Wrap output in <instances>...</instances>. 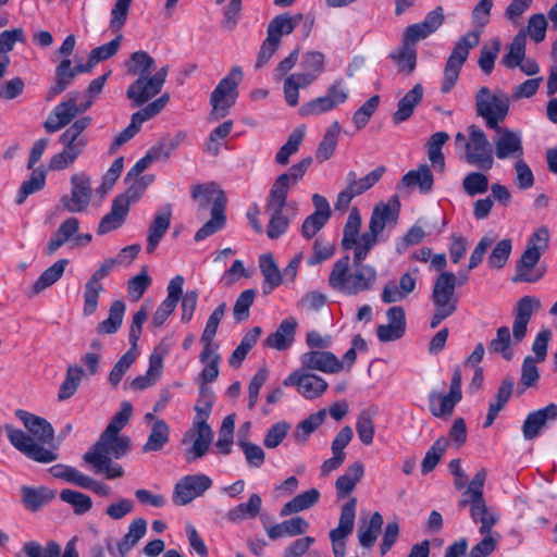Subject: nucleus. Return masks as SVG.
Listing matches in <instances>:
<instances>
[{
	"label": "nucleus",
	"instance_id": "f257e3e1",
	"mask_svg": "<svg viewBox=\"0 0 557 557\" xmlns=\"http://www.w3.org/2000/svg\"><path fill=\"white\" fill-rule=\"evenodd\" d=\"M15 416L30 435L7 424L5 432L11 445L34 461L49 463L57 460L58 454L44 447L45 444H50L53 441L52 425L46 419L25 410H16Z\"/></svg>",
	"mask_w": 557,
	"mask_h": 557
},
{
	"label": "nucleus",
	"instance_id": "f03ea898",
	"mask_svg": "<svg viewBox=\"0 0 557 557\" xmlns=\"http://www.w3.org/2000/svg\"><path fill=\"white\" fill-rule=\"evenodd\" d=\"M370 250L359 247L354 251L350 264L349 256L338 259L329 275V285L332 289L355 296L373 289L377 281V272L374 267L366 264Z\"/></svg>",
	"mask_w": 557,
	"mask_h": 557
},
{
	"label": "nucleus",
	"instance_id": "7ed1b4c3",
	"mask_svg": "<svg viewBox=\"0 0 557 557\" xmlns=\"http://www.w3.org/2000/svg\"><path fill=\"white\" fill-rule=\"evenodd\" d=\"M154 59L146 51H135L125 61L128 75L137 78L127 87L126 98L132 107H141L154 98L163 88L169 74V65H163L154 72Z\"/></svg>",
	"mask_w": 557,
	"mask_h": 557
},
{
	"label": "nucleus",
	"instance_id": "20e7f679",
	"mask_svg": "<svg viewBox=\"0 0 557 557\" xmlns=\"http://www.w3.org/2000/svg\"><path fill=\"white\" fill-rule=\"evenodd\" d=\"M492 8L493 0H480L473 8L472 20L475 28L466 33L456 41L444 66L442 92H449L456 85L471 49L480 44L481 33L490 22Z\"/></svg>",
	"mask_w": 557,
	"mask_h": 557
},
{
	"label": "nucleus",
	"instance_id": "39448f33",
	"mask_svg": "<svg viewBox=\"0 0 557 557\" xmlns=\"http://www.w3.org/2000/svg\"><path fill=\"white\" fill-rule=\"evenodd\" d=\"M110 74L111 72L104 73L90 82L85 100H82V95L78 91L69 92L49 113L44 123L46 132L50 134L55 133L86 112L92 106L98 95L101 94Z\"/></svg>",
	"mask_w": 557,
	"mask_h": 557
},
{
	"label": "nucleus",
	"instance_id": "423d86ee",
	"mask_svg": "<svg viewBox=\"0 0 557 557\" xmlns=\"http://www.w3.org/2000/svg\"><path fill=\"white\" fill-rule=\"evenodd\" d=\"M129 448L131 438L128 436L117 434L106 438L104 432H102L92 449L84 455V460L94 468L95 473L103 474L107 479L112 480L124 474L123 468L112 459L126 456Z\"/></svg>",
	"mask_w": 557,
	"mask_h": 557
},
{
	"label": "nucleus",
	"instance_id": "0eeeda50",
	"mask_svg": "<svg viewBox=\"0 0 557 557\" xmlns=\"http://www.w3.org/2000/svg\"><path fill=\"white\" fill-rule=\"evenodd\" d=\"M549 244V232L547 227L537 228L528 239L527 247L517 261L513 282L535 283L545 274V268L537 267V263L547 250Z\"/></svg>",
	"mask_w": 557,
	"mask_h": 557
},
{
	"label": "nucleus",
	"instance_id": "6e6552de",
	"mask_svg": "<svg viewBox=\"0 0 557 557\" xmlns=\"http://www.w3.org/2000/svg\"><path fill=\"white\" fill-rule=\"evenodd\" d=\"M91 123L92 119L90 116H81L60 135L59 141L63 145V150L51 157L49 161L50 170L61 171L75 162L88 145V138L84 135V131Z\"/></svg>",
	"mask_w": 557,
	"mask_h": 557
},
{
	"label": "nucleus",
	"instance_id": "1a4fd4ad",
	"mask_svg": "<svg viewBox=\"0 0 557 557\" xmlns=\"http://www.w3.org/2000/svg\"><path fill=\"white\" fill-rule=\"evenodd\" d=\"M485 480L486 471L481 469L475 473L459 500V507H469L473 522L481 523L479 529L481 534L491 532L498 520V513L487 508L483 497Z\"/></svg>",
	"mask_w": 557,
	"mask_h": 557
},
{
	"label": "nucleus",
	"instance_id": "9d476101",
	"mask_svg": "<svg viewBox=\"0 0 557 557\" xmlns=\"http://www.w3.org/2000/svg\"><path fill=\"white\" fill-rule=\"evenodd\" d=\"M300 67L302 72L293 73L284 81V98L290 107L299 103V89L313 84L324 72L325 55L320 51H307L302 54Z\"/></svg>",
	"mask_w": 557,
	"mask_h": 557
},
{
	"label": "nucleus",
	"instance_id": "9b49d317",
	"mask_svg": "<svg viewBox=\"0 0 557 557\" xmlns=\"http://www.w3.org/2000/svg\"><path fill=\"white\" fill-rule=\"evenodd\" d=\"M399 207L397 197H393L389 202H379L374 206L369 230L362 234L361 247L371 250L377 243L388 239L389 233L397 226Z\"/></svg>",
	"mask_w": 557,
	"mask_h": 557
},
{
	"label": "nucleus",
	"instance_id": "f8f14e48",
	"mask_svg": "<svg viewBox=\"0 0 557 557\" xmlns=\"http://www.w3.org/2000/svg\"><path fill=\"white\" fill-rule=\"evenodd\" d=\"M455 277L449 271H442L434 281L431 300L434 313L430 320L431 329L437 327L442 321L451 317L458 308V296L454 294Z\"/></svg>",
	"mask_w": 557,
	"mask_h": 557
},
{
	"label": "nucleus",
	"instance_id": "ddd939ff",
	"mask_svg": "<svg viewBox=\"0 0 557 557\" xmlns=\"http://www.w3.org/2000/svg\"><path fill=\"white\" fill-rule=\"evenodd\" d=\"M510 107L509 97L497 90L492 92L488 87H481L475 95V112L482 117L487 128L499 126L508 115Z\"/></svg>",
	"mask_w": 557,
	"mask_h": 557
},
{
	"label": "nucleus",
	"instance_id": "4468645a",
	"mask_svg": "<svg viewBox=\"0 0 557 557\" xmlns=\"http://www.w3.org/2000/svg\"><path fill=\"white\" fill-rule=\"evenodd\" d=\"M242 79V67L233 66L230 73L219 82L210 96L211 117L213 120L223 119L228 114L238 96L237 87Z\"/></svg>",
	"mask_w": 557,
	"mask_h": 557
},
{
	"label": "nucleus",
	"instance_id": "2eb2a0df",
	"mask_svg": "<svg viewBox=\"0 0 557 557\" xmlns=\"http://www.w3.org/2000/svg\"><path fill=\"white\" fill-rule=\"evenodd\" d=\"M465 159L467 163L483 171L494 165L493 146L482 128L472 124L467 128Z\"/></svg>",
	"mask_w": 557,
	"mask_h": 557
},
{
	"label": "nucleus",
	"instance_id": "dca6fc26",
	"mask_svg": "<svg viewBox=\"0 0 557 557\" xmlns=\"http://www.w3.org/2000/svg\"><path fill=\"white\" fill-rule=\"evenodd\" d=\"M92 197L90 176L86 173H75L71 176V193L63 195L60 205L70 213L85 211Z\"/></svg>",
	"mask_w": 557,
	"mask_h": 557
},
{
	"label": "nucleus",
	"instance_id": "f3484780",
	"mask_svg": "<svg viewBox=\"0 0 557 557\" xmlns=\"http://www.w3.org/2000/svg\"><path fill=\"white\" fill-rule=\"evenodd\" d=\"M286 387H295L305 399L313 400L321 397L327 389V382L304 368L296 369L283 380Z\"/></svg>",
	"mask_w": 557,
	"mask_h": 557
},
{
	"label": "nucleus",
	"instance_id": "a211bd4d",
	"mask_svg": "<svg viewBox=\"0 0 557 557\" xmlns=\"http://www.w3.org/2000/svg\"><path fill=\"white\" fill-rule=\"evenodd\" d=\"M496 135L493 138V154L498 160H519L523 158L524 149L521 131L502 127L492 128Z\"/></svg>",
	"mask_w": 557,
	"mask_h": 557
},
{
	"label": "nucleus",
	"instance_id": "6ab92c4d",
	"mask_svg": "<svg viewBox=\"0 0 557 557\" xmlns=\"http://www.w3.org/2000/svg\"><path fill=\"white\" fill-rule=\"evenodd\" d=\"M212 486V480L202 473L181 478L173 490L172 502L176 506H185L202 496Z\"/></svg>",
	"mask_w": 557,
	"mask_h": 557
},
{
	"label": "nucleus",
	"instance_id": "aec40b11",
	"mask_svg": "<svg viewBox=\"0 0 557 557\" xmlns=\"http://www.w3.org/2000/svg\"><path fill=\"white\" fill-rule=\"evenodd\" d=\"M557 420V405L548 404L546 407L531 411L523 421L521 431L524 440L532 441L539 437L549 423Z\"/></svg>",
	"mask_w": 557,
	"mask_h": 557
},
{
	"label": "nucleus",
	"instance_id": "412c9836",
	"mask_svg": "<svg viewBox=\"0 0 557 557\" xmlns=\"http://www.w3.org/2000/svg\"><path fill=\"white\" fill-rule=\"evenodd\" d=\"M301 368L327 374L342 372L339 359L329 350H309L299 357Z\"/></svg>",
	"mask_w": 557,
	"mask_h": 557
},
{
	"label": "nucleus",
	"instance_id": "4be33fe9",
	"mask_svg": "<svg viewBox=\"0 0 557 557\" xmlns=\"http://www.w3.org/2000/svg\"><path fill=\"white\" fill-rule=\"evenodd\" d=\"M286 205V198L269 194L265 211L270 213V221L268 225V236L271 239L278 238L288 228L289 220L283 214V209Z\"/></svg>",
	"mask_w": 557,
	"mask_h": 557
},
{
	"label": "nucleus",
	"instance_id": "5701e85b",
	"mask_svg": "<svg viewBox=\"0 0 557 557\" xmlns=\"http://www.w3.org/2000/svg\"><path fill=\"white\" fill-rule=\"evenodd\" d=\"M541 307V301L531 296H523L519 299L515 309L512 324L513 342L521 343L527 335L528 324L534 310Z\"/></svg>",
	"mask_w": 557,
	"mask_h": 557
},
{
	"label": "nucleus",
	"instance_id": "b1692460",
	"mask_svg": "<svg viewBox=\"0 0 557 557\" xmlns=\"http://www.w3.org/2000/svg\"><path fill=\"white\" fill-rule=\"evenodd\" d=\"M418 269L414 268L411 272H405L399 283L388 281L383 287L381 299L384 304H393L404 300L409 294L416 289Z\"/></svg>",
	"mask_w": 557,
	"mask_h": 557
},
{
	"label": "nucleus",
	"instance_id": "393cba45",
	"mask_svg": "<svg viewBox=\"0 0 557 557\" xmlns=\"http://www.w3.org/2000/svg\"><path fill=\"white\" fill-rule=\"evenodd\" d=\"M387 324L377 326L376 334L381 342L387 343L397 341L405 334L406 331V317L403 307H391L387 312Z\"/></svg>",
	"mask_w": 557,
	"mask_h": 557
},
{
	"label": "nucleus",
	"instance_id": "a878e982",
	"mask_svg": "<svg viewBox=\"0 0 557 557\" xmlns=\"http://www.w3.org/2000/svg\"><path fill=\"white\" fill-rule=\"evenodd\" d=\"M195 437L191 447L186 451V460L193 462L203 457L212 442L213 432L210 425L193 426L184 434L183 443Z\"/></svg>",
	"mask_w": 557,
	"mask_h": 557
},
{
	"label": "nucleus",
	"instance_id": "bb28decb",
	"mask_svg": "<svg viewBox=\"0 0 557 557\" xmlns=\"http://www.w3.org/2000/svg\"><path fill=\"white\" fill-rule=\"evenodd\" d=\"M172 210L171 206L166 205L156 213L151 223L148 226L147 247L148 253H153L161 239L168 232L171 225Z\"/></svg>",
	"mask_w": 557,
	"mask_h": 557
},
{
	"label": "nucleus",
	"instance_id": "cd10ccee",
	"mask_svg": "<svg viewBox=\"0 0 557 557\" xmlns=\"http://www.w3.org/2000/svg\"><path fill=\"white\" fill-rule=\"evenodd\" d=\"M312 163V158L307 157L300 162L292 165L288 172L281 174L273 183L270 193L287 198L288 189L297 184L305 175Z\"/></svg>",
	"mask_w": 557,
	"mask_h": 557
},
{
	"label": "nucleus",
	"instance_id": "c85d7f7f",
	"mask_svg": "<svg viewBox=\"0 0 557 557\" xmlns=\"http://www.w3.org/2000/svg\"><path fill=\"white\" fill-rule=\"evenodd\" d=\"M297 321L294 318L283 320L276 331L271 333L264 341V346L276 350H285L295 341Z\"/></svg>",
	"mask_w": 557,
	"mask_h": 557
},
{
	"label": "nucleus",
	"instance_id": "c756f323",
	"mask_svg": "<svg viewBox=\"0 0 557 557\" xmlns=\"http://www.w3.org/2000/svg\"><path fill=\"white\" fill-rule=\"evenodd\" d=\"M127 202L124 199L113 198L110 211L100 220L97 233L104 235L111 231L120 228L128 214Z\"/></svg>",
	"mask_w": 557,
	"mask_h": 557
},
{
	"label": "nucleus",
	"instance_id": "7c9ffc66",
	"mask_svg": "<svg viewBox=\"0 0 557 557\" xmlns=\"http://www.w3.org/2000/svg\"><path fill=\"white\" fill-rule=\"evenodd\" d=\"M423 87L416 84L406 95L399 99L397 110L393 113L392 120L394 124L407 121L413 113L414 108L422 101Z\"/></svg>",
	"mask_w": 557,
	"mask_h": 557
},
{
	"label": "nucleus",
	"instance_id": "2f4dec72",
	"mask_svg": "<svg viewBox=\"0 0 557 557\" xmlns=\"http://www.w3.org/2000/svg\"><path fill=\"white\" fill-rule=\"evenodd\" d=\"M79 228V220L75 216L67 218L64 220L58 230L54 232L52 237L50 238L47 248L46 255L52 256L54 255L66 242L72 240L75 237L77 231Z\"/></svg>",
	"mask_w": 557,
	"mask_h": 557
},
{
	"label": "nucleus",
	"instance_id": "473e14b6",
	"mask_svg": "<svg viewBox=\"0 0 557 557\" xmlns=\"http://www.w3.org/2000/svg\"><path fill=\"white\" fill-rule=\"evenodd\" d=\"M309 529V523L302 517H294L284 520L281 523L270 525L265 529L267 535L271 540H277L285 536H297L305 534Z\"/></svg>",
	"mask_w": 557,
	"mask_h": 557
},
{
	"label": "nucleus",
	"instance_id": "72a5a7b5",
	"mask_svg": "<svg viewBox=\"0 0 557 557\" xmlns=\"http://www.w3.org/2000/svg\"><path fill=\"white\" fill-rule=\"evenodd\" d=\"M364 474V467L361 461H356L348 466L345 472L339 475L335 482L337 498L342 499L348 496L356 487Z\"/></svg>",
	"mask_w": 557,
	"mask_h": 557
},
{
	"label": "nucleus",
	"instance_id": "f704fd0d",
	"mask_svg": "<svg viewBox=\"0 0 557 557\" xmlns=\"http://www.w3.org/2000/svg\"><path fill=\"white\" fill-rule=\"evenodd\" d=\"M360 227V212L357 208H352L343 231L342 246L344 249H354V251H358V248L362 245V235H359Z\"/></svg>",
	"mask_w": 557,
	"mask_h": 557
},
{
	"label": "nucleus",
	"instance_id": "c9c22d12",
	"mask_svg": "<svg viewBox=\"0 0 557 557\" xmlns=\"http://www.w3.org/2000/svg\"><path fill=\"white\" fill-rule=\"evenodd\" d=\"M67 264V259H60L47 268L32 285L28 297H34L57 283L62 277Z\"/></svg>",
	"mask_w": 557,
	"mask_h": 557
},
{
	"label": "nucleus",
	"instance_id": "e433bc0d",
	"mask_svg": "<svg viewBox=\"0 0 557 557\" xmlns=\"http://www.w3.org/2000/svg\"><path fill=\"white\" fill-rule=\"evenodd\" d=\"M513 385L515 383L512 379L506 377L503 380L502 384L497 389L495 398L491 400L488 405L486 419L483 424L484 428H490L494 423L498 413L505 408L506 404L508 403L512 395Z\"/></svg>",
	"mask_w": 557,
	"mask_h": 557
},
{
	"label": "nucleus",
	"instance_id": "4c0bfd02",
	"mask_svg": "<svg viewBox=\"0 0 557 557\" xmlns=\"http://www.w3.org/2000/svg\"><path fill=\"white\" fill-rule=\"evenodd\" d=\"M433 184V173L428 164H421L418 169L408 171L400 180V185L404 187H418L423 194L430 193Z\"/></svg>",
	"mask_w": 557,
	"mask_h": 557
},
{
	"label": "nucleus",
	"instance_id": "58836bf2",
	"mask_svg": "<svg viewBox=\"0 0 557 557\" xmlns=\"http://www.w3.org/2000/svg\"><path fill=\"white\" fill-rule=\"evenodd\" d=\"M429 409L431 413L436 418H449L456 405L461 398L454 396L453 394H441L436 391L430 392L429 396Z\"/></svg>",
	"mask_w": 557,
	"mask_h": 557
},
{
	"label": "nucleus",
	"instance_id": "ea45409f",
	"mask_svg": "<svg viewBox=\"0 0 557 557\" xmlns=\"http://www.w3.org/2000/svg\"><path fill=\"white\" fill-rule=\"evenodd\" d=\"M302 20V14L289 15L283 13L276 15L268 25L267 35L276 42L281 44L283 35H289Z\"/></svg>",
	"mask_w": 557,
	"mask_h": 557
},
{
	"label": "nucleus",
	"instance_id": "a19ab883",
	"mask_svg": "<svg viewBox=\"0 0 557 557\" xmlns=\"http://www.w3.org/2000/svg\"><path fill=\"white\" fill-rule=\"evenodd\" d=\"M321 497V493L318 488H309L288 500L281 509L280 515L282 517L297 513L313 507Z\"/></svg>",
	"mask_w": 557,
	"mask_h": 557
},
{
	"label": "nucleus",
	"instance_id": "79ce46f5",
	"mask_svg": "<svg viewBox=\"0 0 557 557\" xmlns=\"http://www.w3.org/2000/svg\"><path fill=\"white\" fill-rule=\"evenodd\" d=\"M163 369V356L158 352H152L149 358V367L144 375H139L135 377L131 382V387L133 389H145L153 384L160 379Z\"/></svg>",
	"mask_w": 557,
	"mask_h": 557
},
{
	"label": "nucleus",
	"instance_id": "37998d69",
	"mask_svg": "<svg viewBox=\"0 0 557 557\" xmlns=\"http://www.w3.org/2000/svg\"><path fill=\"white\" fill-rule=\"evenodd\" d=\"M226 216L223 210V198L220 196L211 208V219L205 223L195 234V240L201 242L215 234L225 225Z\"/></svg>",
	"mask_w": 557,
	"mask_h": 557
},
{
	"label": "nucleus",
	"instance_id": "c03bdc74",
	"mask_svg": "<svg viewBox=\"0 0 557 557\" xmlns=\"http://www.w3.org/2000/svg\"><path fill=\"white\" fill-rule=\"evenodd\" d=\"M346 181L347 186L337 195L335 202L336 210H346L355 197L368 190L362 183V178H358L355 171L347 173Z\"/></svg>",
	"mask_w": 557,
	"mask_h": 557
},
{
	"label": "nucleus",
	"instance_id": "a18cd8bd",
	"mask_svg": "<svg viewBox=\"0 0 557 557\" xmlns=\"http://www.w3.org/2000/svg\"><path fill=\"white\" fill-rule=\"evenodd\" d=\"M326 410L321 409L301 420L295 428L292 437L298 445H305L310 435L324 422Z\"/></svg>",
	"mask_w": 557,
	"mask_h": 557
},
{
	"label": "nucleus",
	"instance_id": "49530a36",
	"mask_svg": "<svg viewBox=\"0 0 557 557\" xmlns=\"http://www.w3.org/2000/svg\"><path fill=\"white\" fill-rule=\"evenodd\" d=\"M383 525V517L380 512L372 513L370 519L361 521L358 529V540L362 547L370 548L374 545Z\"/></svg>",
	"mask_w": 557,
	"mask_h": 557
},
{
	"label": "nucleus",
	"instance_id": "de8ad7c7",
	"mask_svg": "<svg viewBox=\"0 0 557 557\" xmlns=\"http://www.w3.org/2000/svg\"><path fill=\"white\" fill-rule=\"evenodd\" d=\"M75 75L72 72V61L64 59L55 69V82L49 88L46 99L53 100L58 95L63 92L74 81Z\"/></svg>",
	"mask_w": 557,
	"mask_h": 557
},
{
	"label": "nucleus",
	"instance_id": "09e8293b",
	"mask_svg": "<svg viewBox=\"0 0 557 557\" xmlns=\"http://www.w3.org/2000/svg\"><path fill=\"white\" fill-rule=\"evenodd\" d=\"M261 505V497L258 494H251L247 503H242L230 509L226 513V519L233 523L253 519L260 513Z\"/></svg>",
	"mask_w": 557,
	"mask_h": 557
},
{
	"label": "nucleus",
	"instance_id": "8fccbe9b",
	"mask_svg": "<svg viewBox=\"0 0 557 557\" xmlns=\"http://www.w3.org/2000/svg\"><path fill=\"white\" fill-rule=\"evenodd\" d=\"M170 440V426L163 419L156 420L150 429L143 453L159 451Z\"/></svg>",
	"mask_w": 557,
	"mask_h": 557
},
{
	"label": "nucleus",
	"instance_id": "3c124183",
	"mask_svg": "<svg viewBox=\"0 0 557 557\" xmlns=\"http://www.w3.org/2000/svg\"><path fill=\"white\" fill-rule=\"evenodd\" d=\"M519 343L513 342L508 326H500L496 330V336L488 343L491 354H500L504 359L511 360L513 357L512 346Z\"/></svg>",
	"mask_w": 557,
	"mask_h": 557
},
{
	"label": "nucleus",
	"instance_id": "603ef678",
	"mask_svg": "<svg viewBox=\"0 0 557 557\" xmlns=\"http://www.w3.org/2000/svg\"><path fill=\"white\" fill-rule=\"evenodd\" d=\"M259 267L264 276L262 290L268 295L282 283V274L271 255L261 256Z\"/></svg>",
	"mask_w": 557,
	"mask_h": 557
},
{
	"label": "nucleus",
	"instance_id": "864d4df0",
	"mask_svg": "<svg viewBox=\"0 0 557 557\" xmlns=\"http://www.w3.org/2000/svg\"><path fill=\"white\" fill-rule=\"evenodd\" d=\"M21 493L23 504L33 511L38 510L54 497V493L45 486L29 487L24 485L21 487Z\"/></svg>",
	"mask_w": 557,
	"mask_h": 557
},
{
	"label": "nucleus",
	"instance_id": "5fc2aeb1",
	"mask_svg": "<svg viewBox=\"0 0 557 557\" xmlns=\"http://www.w3.org/2000/svg\"><path fill=\"white\" fill-rule=\"evenodd\" d=\"M339 133L341 125L338 121H334L326 129L321 143L317 148L315 159L320 163L329 160L333 156L337 146Z\"/></svg>",
	"mask_w": 557,
	"mask_h": 557
},
{
	"label": "nucleus",
	"instance_id": "6e6d98bb",
	"mask_svg": "<svg viewBox=\"0 0 557 557\" xmlns=\"http://www.w3.org/2000/svg\"><path fill=\"white\" fill-rule=\"evenodd\" d=\"M225 310H226V304L225 302L220 304L213 310V312L210 314V317L206 323L205 330H203L201 338H200L201 343L205 346V355L210 352V349L212 346H218L214 343V336L216 334L219 324L225 314Z\"/></svg>",
	"mask_w": 557,
	"mask_h": 557
},
{
	"label": "nucleus",
	"instance_id": "4d7b16f0",
	"mask_svg": "<svg viewBox=\"0 0 557 557\" xmlns=\"http://www.w3.org/2000/svg\"><path fill=\"white\" fill-rule=\"evenodd\" d=\"M147 521L144 518L134 519L129 525L128 531L117 543V549L121 555L129 552L146 534Z\"/></svg>",
	"mask_w": 557,
	"mask_h": 557
},
{
	"label": "nucleus",
	"instance_id": "13d9d810",
	"mask_svg": "<svg viewBox=\"0 0 557 557\" xmlns=\"http://www.w3.org/2000/svg\"><path fill=\"white\" fill-rule=\"evenodd\" d=\"M525 33L524 30H519L509 45L508 52L503 57L502 64L507 69L517 67L525 58Z\"/></svg>",
	"mask_w": 557,
	"mask_h": 557
},
{
	"label": "nucleus",
	"instance_id": "bf43d9fd",
	"mask_svg": "<svg viewBox=\"0 0 557 557\" xmlns=\"http://www.w3.org/2000/svg\"><path fill=\"white\" fill-rule=\"evenodd\" d=\"M125 304L122 300H114L109 309V317L97 325L98 334H114L122 325Z\"/></svg>",
	"mask_w": 557,
	"mask_h": 557
},
{
	"label": "nucleus",
	"instance_id": "052dcab7",
	"mask_svg": "<svg viewBox=\"0 0 557 557\" xmlns=\"http://www.w3.org/2000/svg\"><path fill=\"white\" fill-rule=\"evenodd\" d=\"M170 100V95L168 92L162 94L159 98L154 99L151 102H146L147 104L132 114L131 120L141 128V125L157 116L161 111L165 108Z\"/></svg>",
	"mask_w": 557,
	"mask_h": 557
},
{
	"label": "nucleus",
	"instance_id": "680f3d73",
	"mask_svg": "<svg viewBox=\"0 0 557 557\" xmlns=\"http://www.w3.org/2000/svg\"><path fill=\"white\" fill-rule=\"evenodd\" d=\"M170 100V95L168 92L162 94L159 98L154 99L151 102H146L147 104L132 114L131 120L141 128V125L157 116L161 111L165 108Z\"/></svg>",
	"mask_w": 557,
	"mask_h": 557
},
{
	"label": "nucleus",
	"instance_id": "e2e57ef3",
	"mask_svg": "<svg viewBox=\"0 0 557 557\" xmlns=\"http://www.w3.org/2000/svg\"><path fill=\"white\" fill-rule=\"evenodd\" d=\"M170 100V95L168 92L162 94L159 98L154 99L151 102H146L147 104L132 114L131 120L141 128V125L157 116L161 111L165 108Z\"/></svg>",
	"mask_w": 557,
	"mask_h": 557
},
{
	"label": "nucleus",
	"instance_id": "0e129e2a",
	"mask_svg": "<svg viewBox=\"0 0 557 557\" xmlns=\"http://www.w3.org/2000/svg\"><path fill=\"white\" fill-rule=\"evenodd\" d=\"M389 58L395 61L400 72H405L410 74L414 71L417 64V51L416 48L406 45L403 41V45L397 50L391 52Z\"/></svg>",
	"mask_w": 557,
	"mask_h": 557
},
{
	"label": "nucleus",
	"instance_id": "69168bd1",
	"mask_svg": "<svg viewBox=\"0 0 557 557\" xmlns=\"http://www.w3.org/2000/svg\"><path fill=\"white\" fill-rule=\"evenodd\" d=\"M305 126L296 127L288 136L287 141L280 148L275 156L278 164L285 165L289 161V157L298 149L305 136Z\"/></svg>",
	"mask_w": 557,
	"mask_h": 557
},
{
	"label": "nucleus",
	"instance_id": "338daca9",
	"mask_svg": "<svg viewBox=\"0 0 557 557\" xmlns=\"http://www.w3.org/2000/svg\"><path fill=\"white\" fill-rule=\"evenodd\" d=\"M218 346H212L210 352L205 355V347L202 348L199 359L205 364L200 379L203 383H211L219 376V362L220 355L216 352Z\"/></svg>",
	"mask_w": 557,
	"mask_h": 557
},
{
	"label": "nucleus",
	"instance_id": "774afa93",
	"mask_svg": "<svg viewBox=\"0 0 557 557\" xmlns=\"http://www.w3.org/2000/svg\"><path fill=\"white\" fill-rule=\"evenodd\" d=\"M83 375L84 371L81 367L70 366L67 368L65 379L58 393L59 400L69 399L76 393Z\"/></svg>",
	"mask_w": 557,
	"mask_h": 557
}]
</instances>
